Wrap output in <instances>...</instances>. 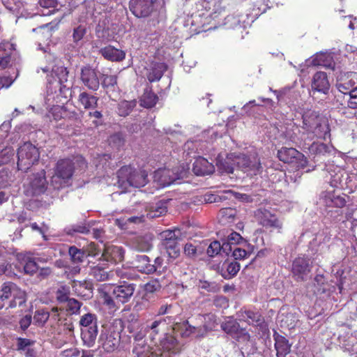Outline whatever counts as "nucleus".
<instances>
[{"label":"nucleus","mask_w":357,"mask_h":357,"mask_svg":"<svg viewBox=\"0 0 357 357\" xmlns=\"http://www.w3.org/2000/svg\"><path fill=\"white\" fill-rule=\"evenodd\" d=\"M337 89L344 94H349L357 88V73L349 72L341 76L337 81Z\"/></svg>","instance_id":"obj_15"},{"label":"nucleus","mask_w":357,"mask_h":357,"mask_svg":"<svg viewBox=\"0 0 357 357\" xmlns=\"http://www.w3.org/2000/svg\"><path fill=\"white\" fill-rule=\"evenodd\" d=\"M220 215L222 220L231 222L235 220L236 216L237 215V211L236 208L228 207L221 208L220 211Z\"/></svg>","instance_id":"obj_46"},{"label":"nucleus","mask_w":357,"mask_h":357,"mask_svg":"<svg viewBox=\"0 0 357 357\" xmlns=\"http://www.w3.org/2000/svg\"><path fill=\"white\" fill-rule=\"evenodd\" d=\"M66 311L71 314L79 313L82 303L75 298H70L66 303Z\"/></svg>","instance_id":"obj_47"},{"label":"nucleus","mask_w":357,"mask_h":357,"mask_svg":"<svg viewBox=\"0 0 357 357\" xmlns=\"http://www.w3.org/2000/svg\"><path fill=\"white\" fill-rule=\"evenodd\" d=\"M222 330L239 342H248L250 340V335L245 328L240 326V324L233 317H227L221 324Z\"/></svg>","instance_id":"obj_7"},{"label":"nucleus","mask_w":357,"mask_h":357,"mask_svg":"<svg viewBox=\"0 0 357 357\" xmlns=\"http://www.w3.org/2000/svg\"><path fill=\"white\" fill-rule=\"evenodd\" d=\"M167 70V65L163 62L153 61L146 69V76L149 82L159 81Z\"/></svg>","instance_id":"obj_17"},{"label":"nucleus","mask_w":357,"mask_h":357,"mask_svg":"<svg viewBox=\"0 0 357 357\" xmlns=\"http://www.w3.org/2000/svg\"><path fill=\"white\" fill-rule=\"evenodd\" d=\"M119 173L121 176H125L129 185L134 188L144 187L149 181L146 170L135 169L130 165L121 167Z\"/></svg>","instance_id":"obj_9"},{"label":"nucleus","mask_w":357,"mask_h":357,"mask_svg":"<svg viewBox=\"0 0 357 357\" xmlns=\"http://www.w3.org/2000/svg\"><path fill=\"white\" fill-rule=\"evenodd\" d=\"M23 270L25 274L33 275L38 270V266L33 259L28 258L23 266Z\"/></svg>","instance_id":"obj_50"},{"label":"nucleus","mask_w":357,"mask_h":357,"mask_svg":"<svg viewBox=\"0 0 357 357\" xmlns=\"http://www.w3.org/2000/svg\"><path fill=\"white\" fill-rule=\"evenodd\" d=\"M17 349L18 351L24 350L26 347L31 346L33 344V342L29 339L18 337L17 339Z\"/></svg>","instance_id":"obj_61"},{"label":"nucleus","mask_w":357,"mask_h":357,"mask_svg":"<svg viewBox=\"0 0 357 357\" xmlns=\"http://www.w3.org/2000/svg\"><path fill=\"white\" fill-rule=\"evenodd\" d=\"M160 346L164 351L174 354H178L182 348V345L176 338L170 334H165V337L160 341Z\"/></svg>","instance_id":"obj_23"},{"label":"nucleus","mask_w":357,"mask_h":357,"mask_svg":"<svg viewBox=\"0 0 357 357\" xmlns=\"http://www.w3.org/2000/svg\"><path fill=\"white\" fill-rule=\"evenodd\" d=\"M68 254L70 259L75 264L82 263L86 258L84 249H78L75 246H70L68 249Z\"/></svg>","instance_id":"obj_40"},{"label":"nucleus","mask_w":357,"mask_h":357,"mask_svg":"<svg viewBox=\"0 0 357 357\" xmlns=\"http://www.w3.org/2000/svg\"><path fill=\"white\" fill-rule=\"evenodd\" d=\"M86 33V28L84 25H79L74 29L73 33V38L75 43H77L81 40Z\"/></svg>","instance_id":"obj_55"},{"label":"nucleus","mask_w":357,"mask_h":357,"mask_svg":"<svg viewBox=\"0 0 357 357\" xmlns=\"http://www.w3.org/2000/svg\"><path fill=\"white\" fill-rule=\"evenodd\" d=\"M116 273L121 279L134 280L136 278V275L130 268L117 269Z\"/></svg>","instance_id":"obj_56"},{"label":"nucleus","mask_w":357,"mask_h":357,"mask_svg":"<svg viewBox=\"0 0 357 357\" xmlns=\"http://www.w3.org/2000/svg\"><path fill=\"white\" fill-rule=\"evenodd\" d=\"M123 328V323L120 319H115L109 324L103 326L98 341L99 349L106 353H112L117 350Z\"/></svg>","instance_id":"obj_2"},{"label":"nucleus","mask_w":357,"mask_h":357,"mask_svg":"<svg viewBox=\"0 0 357 357\" xmlns=\"http://www.w3.org/2000/svg\"><path fill=\"white\" fill-rule=\"evenodd\" d=\"M135 105L132 102L123 100L118 105L117 113L121 116H126L132 111Z\"/></svg>","instance_id":"obj_44"},{"label":"nucleus","mask_w":357,"mask_h":357,"mask_svg":"<svg viewBox=\"0 0 357 357\" xmlns=\"http://www.w3.org/2000/svg\"><path fill=\"white\" fill-rule=\"evenodd\" d=\"M52 114L54 117V119L56 121H59L61 119H65L68 117L69 112L67 108L64 106H56L54 107L52 109Z\"/></svg>","instance_id":"obj_49"},{"label":"nucleus","mask_w":357,"mask_h":357,"mask_svg":"<svg viewBox=\"0 0 357 357\" xmlns=\"http://www.w3.org/2000/svg\"><path fill=\"white\" fill-rule=\"evenodd\" d=\"M90 275L98 282L106 281L114 275L113 271H107L106 268L100 266L99 264L91 268Z\"/></svg>","instance_id":"obj_34"},{"label":"nucleus","mask_w":357,"mask_h":357,"mask_svg":"<svg viewBox=\"0 0 357 357\" xmlns=\"http://www.w3.org/2000/svg\"><path fill=\"white\" fill-rule=\"evenodd\" d=\"M15 150L12 147H6L0 151V166L8 164L13 160Z\"/></svg>","instance_id":"obj_45"},{"label":"nucleus","mask_w":357,"mask_h":357,"mask_svg":"<svg viewBox=\"0 0 357 357\" xmlns=\"http://www.w3.org/2000/svg\"><path fill=\"white\" fill-rule=\"evenodd\" d=\"M215 171L213 163L208 162L203 157H198L195 159L192 165V172L197 176H206L212 174Z\"/></svg>","instance_id":"obj_18"},{"label":"nucleus","mask_w":357,"mask_h":357,"mask_svg":"<svg viewBox=\"0 0 357 357\" xmlns=\"http://www.w3.org/2000/svg\"><path fill=\"white\" fill-rule=\"evenodd\" d=\"M16 287L17 285L15 283L10 282H4L2 284L0 289V310L2 309L4 306L3 302L12 296L13 293L14 292Z\"/></svg>","instance_id":"obj_36"},{"label":"nucleus","mask_w":357,"mask_h":357,"mask_svg":"<svg viewBox=\"0 0 357 357\" xmlns=\"http://www.w3.org/2000/svg\"><path fill=\"white\" fill-rule=\"evenodd\" d=\"M346 195H335L334 192H328L324 195V202L328 207L342 208L346 205Z\"/></svg>","instance_id":"obj_30"},{"label":"nucleus","mask_w":357,"mask_h":357,"mask_svg":"<svg viewBox=\"0 0 357 357\" xmlns=\"http://www.w3.org/2000/svg\"><path fill=\"white\" fill-rule=\"evenodd\" d=\"M69 296V289L63 286L56 291V298L59 303H66L70 298Z\"/></svg>","instance_id":"obj_51"},{"label":"nucleus","mask_w":357,"mask_h":357,"mask_svg":"<svg viewBox=\"0 0 357 357\" xmlns=\"http://www.w3.org/2000/svg\"><path fill=\"white\" fill-rule=\"evenodd\" d=\"M80 80L82 84L91 91H96L99 89L100 80L98 71L89 65L81 68Z\"/></svg>","instance_id":"obj_11"},{"label":"nucleus","mask_w":357,"mask_h":357,"mask_svg":"<svg viewBox=\"0 0 357 357\" xmlns=\"http://www.w3.org/2000/svg\"><path fill=\"white\" fill-rule=\"evenodd\" d=\"M132 246L139 251L146 252L151 250L152 245L146 236H137L132 240Z\"/></svg>","instance_id":"obj_38"},{"label":"nucleus","mask_w":357,"mask_h":357,"mask_svg":"<svg viewBox=\"0 0 357 357\" xmlns=\"http://www.w3.org/2000/svg\"><path fill=\"white\" fill-rule=\"evenodd\" d=\"M135 287L133 284L124 282L120 285L112 287V295L117 303H126L128 302L134 294Z\"/></svg>","instance_id":"obj_14"},{"label":"nucleus","mask_w":357,"mask_h":357,"mask_svg":"<svg viewBox=\"0 0 357 357\" xmlns=\"http://www.w3.org/2000/svg\"><path fill=\"white\" fill-rule=\"evenodd\" d=\"M300 132L299 127L295 123H291L285 128L283 136L288 141L296 142L300 139Z\"/></svg>","instance_id":"obj_35"},{"label":"nucleus","mask_w":357,"mask_h":357,"mask_svg":"<svg viewBox=\"0 0 357 357\" xmlns=\"http://www.w3.org/2000/svg\"><path fill=\"white\" fill-rule=\"evenodd\" d=\"M247 248L248 250H245L244 248L234 247L231 251L234 259L241 260L249 257L253 252V247L250 245V247Z\"/></svg>","instance_id":"obj_42"},{"label":"nucleus","mask_w":357,"mask_h":357,"mask_svg":"<svg viewBox=\"0 0 357 357\" xmlns=\"http://www.w3.org/2000/svg\"><path fill=\"white\" fill-rule=\"evenodd\" d=\"M330 89L327 74L324 72H317L312 79V89L324 94H327Z\"/></svg>","instance_id":"obj_21"},{"label":"nucleus","mask_w":357,"mask_h":357,"mask_svg":"<svg viewBox=\"0 0 357 357\" xmlns=\"http://www.w3.org/2000/svg\"><path fill=\"white\" fill-rule=\"evenodd\" d=\"M102 86L107 90L114 91L117 86V76L114 75H103Z\"/></svg>","instance_id":"obj_43"},{"label":"nucleus","mask_w":357,"mask_h":357,"mask_svg":"<svg viewBox=\"0 0 357 357\" xmlns=\"http://www.w3.org/2000/svg\"><path fill=\"white\" fill-rule=\"evenodd\" d=\"M97 316L93 313H86L82 315L79 320V324L82 328L97 327Z\"/></svg>","instance_id":"obj_39"},{"label":"nucleus","mask_w":357,"mask_h":357,"mask_svg":"<svg viewBox=\"0 0 357 357\" xmlns=\"http://www.w3.org/2000/svg\"><path fill=\"white\" fill-rule=\"evenodd\" d=\"M279 160L292 165L296 169H304L307 165L305 155L294 148L282 147L277 153Z\"/></svg>","instance_id":"obj_6"},{"label":"nucleus","mask_w":357,"mask_h":357,"mask_svg":"<svg viewBox=\"0 0 357 357\" xmlns=\"http://www.w3.org/2000/svg\"><path fill=\"white\" fill-rule=\"evenodd\" d=\"M134 357H162L161 352H155L150 349L149 346L144 342L137 343L133 349Z\"/></svg>","instance_id":"obj_29"},{"label":"nucleus","mask_w":357,"mask_h":357,"mask_svg":"<svg viewBox=\"0 0 357 357\" xmlns=\"http://www.w3.org/2000/svg\"><path fill=\"white\" fill-rule=\"evenodd\" d=\"M255 217L259 224L265 227H270L278 230V233L282 232V222L278 218L275 214L266 208H259L255 212Z\"/></svg>","instance_id":"obj_10"},{"label":"nucleus","mask_w":357,"mask_h":357,"mask_svg":"<svg viewBox=\"0 0 357 357\" xmlns=\"http://www.w3.org/2000/svg\"><path fill=\"white\" fill-rule=\"evenodd\" d=\"M50 317V312L45 310L36 311L33 319L38 326H43Z\"/></svg>","instance_id":"obj_48"},{"label":"nucleus","mask_w":357,"mask_h":357,"mask_svg":"<svg viewBox=\"0 0 357 357\" xmlns=\"http://www.w3.org/2000/svg\"><path fill=\"white\" fill-rule=\"evenodd\" d=\"M75 172V164L70 159H61L56 162L52 183L54 188L60 189L68 186Z\"/></svg>","instance_id":"obj_3"},{"label":"nucleus","mask_w":357,"mask_h":357,"mask_svg":"<svg viewBox=\"0 0 357 357\" xmlns=\"http://www.w3.org/2000/svg\"><path fill=\"white\" fill-rule=\"evenodd\" d=\"M167 212V207L162 204H156L155 206H151V210L149 215L151 218L160 217Z\"/></svg>","instance_id":"obj_54"},{"label":"nucleus","mask_w":357,"mask_h":357,"mask_svg":"<svg viewBox=\"0 0 357 357\" xmlns=\"http://www.w3.org/2000/svg\"><path fill=\"white\" fill-rule=\"evenodd\" d=\"M26 188V195L37 196L44 194L48 186L46 178V172L44 169L31 174L29 178Z\"/></svg>","instance_id":"obj_8"},{"label":"nucleus","mask_w":357,"mask_h":357,"mask_svg":"<svg viewBox=\"0 0 357 357\" xmlns=\"http://www.w3.org/2000/svg\"><path fill=\"white\" fill-rule=\"evenodd\" d=\"M99 98L87 91H82L78 95L77 102L85 110L89 111L86 117L91 120L92 125L97 128L102 125L103 114L102 111L98 110Z\"/></svg>","instance_id":"obj_4"},{"label":"nucleus","mask_w":357,"mask_h":357,"mask_svg":"<svg viewBox=\"0 0 357 357\" xmlns=\"http://www.w3.org/2000/svg\"><path fill=\"white\" fill-rule=\"evenodd\" d=\"M171 246L172 245H169V248H165L166 252L170 258L176 259L180 255V246L179 245L173 247Z\"/></svg>","instance_id":"obj_62"},{"label":"nucleus","mask_w":357,"mask_h":357,"mask_svg":"<svg viewBox=\"0 0 357 357\" xmlns=\"http://www.w3.org/2000/svg\"><path fill=\"white\" fill-rule=\"evenodd\" d=\"M240 268L241 265L238 262L226 260L219 267V273L223 278L230 280L237 275Z\"/></svg>","instance_id":"obj_24"},{"label":"nucleus","mask_w":357,"mask_h":357,"mask_svg":"<svg viewBox=\"0 0 357 357\" xmlns=\"http://www.w3.org/2000/svg\"><path fill=\"white\" fill-rule=\"evenodd\" d=\"M213 305L220 308H226L229 305V300L224 296H216L213 299Z\"/></svg>","instance_id":"obj_59"},{"label":"nucleus","mask_w":357,"mask_h":357,"mask_svg":"<svg viewBox=\"0 0 357 357\" xmlns=\"http://www.w3.org/2000/svg\"><path fill=\"white\" fill-rule=\"evenodd\" d=\"M184 253L190 257H193L197 254V248L191 243H186L184 247Z\"/></svg>","instance_id":"obj_63"},{"label":"nucleus","mask_w":357,"mask_h":357,"mask_svg":"<svg viewBox=\"0 0 357 357\" xmlns=\"http://www.w3.org/2000/svg\"><path fill=\"white\" fill-rule=\"evenodd\" d=\"M223 251V243H220L218 241H214L208 245L206 252L209 257H213L218 255L220 251Z\"/></svg>","instance_id":"obj_52"},{"label":"nucleus","mask_w":357,"mask_h":357,"mask_svg":"<svg viewBox=\"0 0 357 357\" xmlns=\"http://www.w3.org/2000/svg\"><path fill=\"white\" fill-rule=\"evenodd\" d=\"M349 99L347 101V105L349 108L357 109V88L351 91Z\"/></svg>","instance_id":"obj_60"},{"label":"nucleus","mask_w":357,"mask_h":357,"mask_svg":"<svg viewBox=\"0 0 357 357\" xmlns=\"http://www.w3.org/2000/svg\"><path fill=\"white\" fill-rule=\"evenodd\" d=\"M172 328L174 332L178 333L183 337H188L197 331V327L190 325L187 320L182 322H174Z\"/></svg>","instance_id":"obj_31"},{"label":"nucleus","mask_w":357,"mask_h":357,"mask_svg":"<svg viewBox=\"0 0 357 357\" xmlns=\"http://www.w3.org/2000/svg\"><path fill=\"white\" fill-rule=\"evenodd\" d=\"M310 271L311 266L308 257H298L293 261L291 271L296 281H303Z\"/></svg>","instance_id":"obj_13"},{"label":"nucleus","mask_w":357,"mask_h":357,"mask_svg":"<svg viewBox=\"0 0 357 357\" xmlns=\"http://www.w3.org/2000/svg\"><path fill=\"white\" fill-rule=\"evenodd\" d=\"M158 101V96L153 91L152 88H146L140 99L141 105L145 108H152Z\"/></svg>","instance_id":"obj_33"},{"label":"nucleus","mask_w":357,"mask_h":357,"mask_svg":"<svg viewBox=\"0 0 357 357\" xmlns=\"http://www.w3.org/2000/svg\"><path fill=\"white\" fill-rule=\"evenodd\" d=\"M238 166L245 172H250L251 175H257L262 172V166L259 159L255 158L252 161L248 157H243L237 162Z\"/></svg>","instance_id":"obj_19"},{"label":"nucleus","mask_w":357,"mask_h":357,"mask_svg":"<svg viewBox=\"0 0 357 357\" xmlns=\"http://www.w3.org/2000/svg\"><path fill=\"white\" fill-rule=\"evenodd\" d=\"M218 168L227 174H233L234 168L233 165H230L228 162H219L218 164Z\"/></svg>","instance_id":"obj_64"},{"label":"nucleus","mask_w":357,"mask_h":357,"mask_svg":"<svg viewBox=\"0 0 357 357\" xmlns=\"http://www.w3.org/2000/svg\"><path fill=\"white\" fill-rule=\"evenodd\" d=\"M100 53L105 59L111 61H121L126 57L124 51L115 48L112 45L101 48Z\"/></svg>","instance_id":"obj_25"},{"label":"nucleus","mask_w":357,"mask_h":357,"mask_svg":"<svg viewBox=\"0 0 357 357\" xmlns=\"http://www.w3.org/2000/svg\"><path fill=\"white\" fill-rule=\"evenodd\" d=\"M174 321V316H167L165 318L155 320L150 326V328L155 335L160 333L165 335L167 334L166 332L168 330V324H173Z\"/></svg>","instance_id":"obj_26"},{"label":"nucleus","mask_w":357,"mask_h":357,"mask_svg":"<svg viewBox=\"0 0 357 357\" xmlns=\"http://www.w3.org/2000/svg\"><path fill=\"white\" fill-rule=\"evenodd\" d=\"M180 234V230L175 229L174 230H165L162 232L161 236L163 241H172L178 240Z\"/></svg>","instance_id":"obj_53"},{"label":"nucleus","mask_w":357,"mask_h":357,"mask_svg":"<svg viewBox=\"0 0 357 357\" xmlns=\"http://www.w3.org/2000/svg\"><path fill=\"white\" fill-rule=\"evenodd\" d=\"M223 252L229 255L231 252L233 248L238 245L250 247V244L245 241L243 237L237 232L232 231L227 238L223 241Z\"/></svg>","instance_id":"obj_20"},{"label":"nucleus","mask_w":357,"mask_h":357,"mask_svg":"<svg viewBox=\"0 0 357 357\" xmlns=\"http://www.w3.org/2000/svg\"><path fill=\"white\" fill-rule=\"evenodd\" d=\"M239 317H242L245 321H247L250 325L255 326H261L264 321V317L259 312H255L251 310H241L238 312Z\"/></svg>","instance_id":"obj_27"},{"label":"nucleus","mask_w":357,"mask_h":357,"mask_svg":"<svg viewBox=\"0 0 357 357\" xmlns=\"http://www.w3.org/2000/svg\"><path fill=\"white\" fill-rule=\"evenodd\" d=\"M102 257L106 261L117 264L123 260L124 250L121 247L109 246L104 250Z\"/></svg>","instance_id":"obj_22"},{"label":"nucleus","mask_w":357,"mask_h":357,"mask_svg":"<svg viewBox=\"0 0 357 357\" xmlns=\"http://www.w3.org/2000/svg\"><path fill=\"white\" fill-rule=\"evenodd\" d=\"M40 153L38 149L30 142H25L17 151V169L26 172L38 161Z\"/></svg>","instance_id":"obj_5"},{"label":"nucleus","mask_w":357,"mask_h":357,"mask_svg":"<svg viewBox=\"0 0 357 357\" xmlns=\"http://www.w3.org/2000/svg\"><path fill=\"white\" fill-rule=\"evenodd\" d=\"M274 347L276 350L277 357H286L291 351V344L284 336L274 331L273 335Z\"/></svg>","instance_id":"obj_16"},{"label":"nucleus","mask_w":357,"mask_h":357,"mask_svg":"<svg viewBox=\"0 0 357 357\" xmlns=\"http://www.w3.org/2000/svg\"><path fill=\"white\" fill-rule=\"evenodd\" d=\"M108 142L112 148L119 150L124 146L126 139L122 133L116 132L110 135Z\"/></svg>","instance_id":"obj_41"},{"label":"nucleus","mask_w":357,"mask_h":357,"mask_svg":"<svg viewBox=\"0 0 357 357\" xmlns=\"http://www.w3.org/2000/svg\"><path fill=\"white\" fill-rule=\"evenodd\" d=\"M136 268L141 273L151 274L155 272V268L151 263L149 257L146 255H137L135 261Z\"/></svg>","instance_id":"obj_28"},{"label":"nucleus","mask_w":357,"mask_h":357,"mask_svg":"<svg viewBox=\"0 0 357 357\" xmlns=\"http://www.w3.org/2000/svg\"><path fill=\"white\" fill-rule=\"evenodd\" d=\"M301 128L312 138L326 139L330 136V128L324 118L319 112L307 109L302 114Z\"/></svg>","instance_id":"obj_1"},{"label":"nucleus","mask_w":357,"mask_h":357,"mask_svg":"<svg viewBox=\"0 0 357 357\" xmlns=\"http://www.w3.org/2000/svg\"><path fill=\"white\" fill-rule=\"evenodd\" d=\"M86 257H96L98 255L99 250L98 245L95 243H91L87 246L83 248Z\"/></svg>","instance_id":"obj_58"},{"label":"nucleus","mask_w":357,"mask_h":357,"mask_svg":"<svg viewBox=\"0 0 357 357\" xmlns=\"http://www.w3.org/2000/svg\"><path fill=\"white\" fill-rule=\"evenodd\" d=\"M98 335V326L82 328L81 337L84 345L88 347L94 346Z\"/></svg>","instance_id":"obj_32"},{"label":"nucleus","mask_w":357,"mask_h":357,"mask_svg":"<svg viewBox=\"0 0 357 357\" xmlns=\"http://www.w3.org/2000/svg\"><path fill=\"white\" fill-rule=\"evenodd\" d=\"M156 0H130L129 8L137 17H146L151 15Z\"/></svg>","instance_id":"obj_12"},{"label":"nucleus","mask_w":357,"mask_h":357,"mask_svg":"<svg viewBox=\"0 0 357 357\" xmlns=\"http://www.w3.org/2000/svg\"><path fill=\"white\" fill-rule=\"evenodd\" d=\"M12 296L13 299L10 301L8 305L10 308H15L17 306H22L26 301V295L25 291H22L17 287L15 288Z\"/></svg>","instance_id":"obj_37"},{"label":"nucleus","mask_w":357,"mask_h":357,"mask_svg":"<svg viewBox=\"0 0 357 357\" xmlns=\"http://www.w3.org/2000/svg\"><path fill=\"white\" fill-rule=\"evenodd\" d=\"M101 298L102 300V303L107 305L109 307H114L116 305V300L114 299V296H111L109 293L103 291L101 293Z\"/></svg>","instance_id":"obj_57"}]
</instances>
